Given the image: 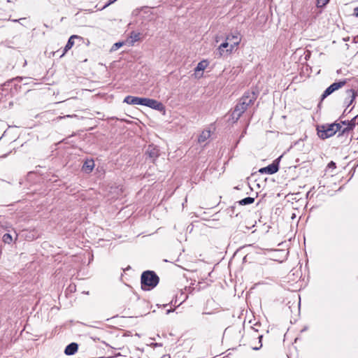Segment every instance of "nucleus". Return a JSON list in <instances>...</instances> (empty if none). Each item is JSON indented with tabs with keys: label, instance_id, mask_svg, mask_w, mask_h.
Wrapping results in <instances>:
<instances>
[{
	"label": "nucleus",
	"instance_id": "nucleus-20",
	"mask_svg": "<svg viewBox=\"0 0 358 358\" xmlns=\"http://www.w3.org/2000/svg\"><path fill=\"white\" fill-rule=\"evenodd\" d=\"M13 241V238H12V236L10 234H5L3 236V241L5 243H8V244H10Z\"/></svg>",
	"mask_w": 358,
	"mask_h": 358
},
{
	"label": "nucleus",
	"instance_id": "nucleus-25",
	"mask_svg": "<svg viewBox=\"0 0 358 358\" xmlns=\"http://www.w3.org/2000/svg\"><path fill=\"white\" fill-rule=\"evenodd\" d=\"M76 116H77L76 115H65V116H59L57 118L61 120V119H63V118H65V117H76Z\"/></svg>",
	"mask_w": 358,
	"mask_h": 358
},
{
	"label": "nucleus",
	"instance_id": "nucleus-23",
	"mask_svg": "<svg viewBox=\"0 0 358 358\" xmlns=\"http://www.w3.org/2000/svg\"><path fill=\"white\" fill-rule=\"evenodd\" d=\"M329 0H317V6L318 7H322L325 6Z\"/></svg>",
	"mask_w": 358,
	"mask_h": 358
},
{
	"label": "nucleus",
	"instance_id": "nucleus-15",
	"mask_svg": "<svg viewBox=\"0 0 358 358\" xmlns=\"http://www.w3.org/2000/svg\"><path fill=\"white\" fill-rule=\"evenodd\" d=\"M207 66H208V62L206 61H205V60L201 61L197 64V66L195 69V71L196 72V71H203L206 69Z\"/></svg>",
	"mask_w": 358,
	"mask_h": 358
},
{
	"label": "nucleus",
	"instance_id": "nucleus-10",
	"mask_svg": "<svg viewBox=\"0 0 358 358\" xmlns=\"http://www.w3.org/2000/svg\"><path fill=\"white\" fill-rule=\"evenodd\" d=\"M357 116H355L350 121H348V122L344 121V122H343V124H347V127L343 129L341 131V132L344 133L346 131L352 130L355 127V125L357 124Z\"/></svg>",
	"mask_w": 358,
	"mask_h": 358
},
{
	"label": "nucleus",
	"instance_id": "nucleus-16",
	"mask_svg": "<svg viewBox=\"0 0 358 358\" xmlns=\"http://www.w3.org/2000/svg\"><path fill=\"white\" fill-rule=\"evenodd\" d=\"M255 201V198L253 197H246L241 201H239V204L241 206H245L248 204H251Z\"/></svg>",
	"mask_w": 358,
	"mask_h": 358
},
{
	"label": "nucleus",
	"instance_id": "nucleus-14",
	"mask_svg": "<svg viewBox=\"0 0 358 358\" xmlns=\"http://www.w3.org/2000/svg\"><path fill=\"white\" fill-rule=\"evenodd\" d=\"M78 38V36L76 35H73L71 36L66 45H65V48H64V53L62 54V55H64L69 50H70L74 45V38Z\"/></svg>",
	"mask_w": 358,
	"mask_h": 358
},
{
	"label": "nucleus",
	"instance_id": "nucleus-7",
	"mask_svg": "<svg viewBox=\"0 0 358 358\" xmlns=\"http://www.w3.org/2000/svg\"><path fill=\"white\" fill-rule=\"evenodd\" d=\"M278 171V165L277 164L273 163L266 167L262 168L259 170V172L262 173H267V174H273Z\"/></svg>",
	"mask_w": 358,
	"mask_h": 358
},
{
	"label": "nucleus",
	"instance_id": "nucleus-19",
	"mask_svg": "<svg viewBox=\"0 0 358 358\" xmlns=\"http://www.w3.org/2000/svg\"><path fill=\"white\" fill-rule=\"evenodd\" d=\"M334 90L332 89V87H331V85L329 87H328L325 91L324 92V93L322 94V99H325L327 96H328L329 95H330L331 94H332L334 92Z\"/></svg>",
	"mask_w": 358,
	"mask_h": 358
},
{
	"label": "nucleus",
	"instance_id": "nucleus-24",
	"mask_svg": "<svg viewBox=\"0 0 358 358\" xmlns=\"http://www.w3.org/2000/svg\"><path fill=\"white\" fill-rule=\"evenodd\" d=\"M220 46L227 50L230 48V43L228 41L226 40V41L222 43Z\"/></svg>",
	"mask_w": 358,
	"mask_h": 358
},
{
	"label": "nucleus",
	"instance_id": "nucleus-26",
	"mask_svg": "<svg viewBox=\"0 0 358 358\" xmlns=\"http://www.w3.org/2000/svg\"><path fill=\"white\" fill-rule=\"evenodd\" d=\"M117 0H109L108 3L103 7V8H106L107 6H108L109 5L113 3L114 2H115Z\"/></svg>",
	"mask_w": 358,
	"mask_h": 358
},
{
	"label": "nucleus",
	"instance_id": "nucleus-9",
	"mask_svg": "<svg viewBox=\"0 0 358 358\" xmlns=\"http://www.w3.org/2000/svg\"><path fill=\"white\" fill-rule=\"evenodd\" d=\"M78 345L76 343H71L68 345L65 350L64 353L67 355H73L78 351Z\"/></svg>",
	"mask_w": 358,
	"mask_h": 358
},
{
	"label": "nucleus",
	"instance_id": "nucleus-29",
	"mask_svg": "<svg viewBox=\"0 0 358 358\" xmlns=\"http://www.w3.org/2000/svg\"><path fill=\"white\" fill-rule=\"evenodd\" d=\"M131 358H139V357H131Z\"/></svg>",
	"mask_w": 358,
	"mask_h": 358
},
{
	"label": "nucleus",
	"instance_id": "nucleus-5",
	"mask_svg": "<svg viewBox=\"0 0 358 358\" xmlns=\"http://www.w3.org/2000/svg\"><path fill=\"white\" fill-rule=\"evenodd\" d=\"M143 106H145L159 111L163 110L164 108V105L161 102L148 98H143Z\"/></svg>",
	"mask_w": 358,
	"mask_h": 358
},
{
	"label": "nucleus",
	"instance_id": "nucleus-1",
	"mask_svg": "<svg viewBox=\"0 0 358 358\" xmlns=\"http://www.w3.org/2000/svg\"><path fill=\"white\" fill-rule=\"evenodd\" d=\"M256 98L257 96L254 92H247L243 95L232 112L231 116L234 122L238 121L248 107L253 103Z\"/></svg>",
	"mask_w": 358,
	"mask_h": 358
},
{
	"label": "nucleus",
	"instance_id": "nucleus-17",
	"mask_svg": "<svg viewBox=\"0 0 358 358\" xmlns=\"http://www.w3.org/2000/svg\"><path fill=\"white\" fill-rule=\"evenodd\" d=\"M130 43L133 45L135 42L140 39V33L132 31L130 35Z\"/></svg>",
	"mask_w": 358,
	"mask_h": 358
},
{
	"label": "nucleus",
	"instance_id": "nucleus-2",
	"mask_svg": "<svg viewBox=\"0 0 358 358\" xmlns=\"http://www.w3.org/2000/svg\"><path fill=\"white\" fill-rule=\"evenodd\" d=\"M159 283V277L154 271H144L141 275V287L144 290H150Z\"/></svg>",
	"mask_w": 358,
	"mask_h": 358
},
{
	"label": "nucleus",
	"instance_id": "nucleus-11",
	"mask_svg": "<svg viewBox=\"0 0 358 358\" xmlns=\"http://www.w3.org/2000/svg\"><path fill=\"white\" fill-rule=\"evenodd\" d=\"M346 103H348V105L350 106L352 103L353 101L355 100L357 93L355 92L354 90H348L346 91Z\"/></svg>",
	"mask_w": 358,
	"mask_h": 358
},
{
	"label": "nucleus",
	"instance_id": "nucleus-4",
	"mask_svg": "<svg viewBox=\"0 0 358 358\" xmlns=\"http://www.w3.org/2000/svg\"><path fill=\"white\" fill-rule=\"evenodd\" d=\"M227 41L230 43V48L227 49L226 52L231 53L233 50L241 43V38L239 34H230L227 36Z\"/></svg>",
	"mask_w": 358,
	"mask_h": 358
},
{
	"label": "nucleus",
	"instance_id": "nucleus-8",
	"mask_svg": "<svg viewBox=\"0 0 358 358\" xmlns=\"http://www.w3.org/2000/svg\"><path fill=\"white\" fill-rule=\"evenodd\" d=\"M146 155L152 159L155 160L159 156V150L154 145H149L146 150Z\"/></svg>",
	"mask_w": 358,
	"mask_h": 358
},
{
	"label": "nucleus",
	"instance_id": "nucleus-27",
	"mask_svg": "<svg viewBox=\"0 0 358 358\" xmlns=\"http://www.w3.org/2000/svg\"><path fill=\"white\" fill-rule=\"evenodd\" d=\"M353 15L356 17H358V7H356L354 9Z\"/></svg>",
	"mask_w": 358,
	"mask_h": 358
},
{
	"label": "nucleus",
	"instance_id": "nucleus-22",
	"mask_svg": "<svg viewBox=\"0 0 358 358\" xmlns=\"http://www.w3.org/2000/svg\"><path fill=\"white\" fill-rule=\"evenodd\" d=\"M123 42H117L113 44V45L111 48V51H115L118 50L120 48H121L123 45Z\"/></svg>",
	"mask_w": 358,
	"mask_h": 358
},
{
	"label": "nucleus",
	"instance_id": "nucleus-21",
	"mask_svg": "<svg viewBox=\"0 0 358 358\" xmlns=\"http://www.w3.org/2000/svg\"><path fill=\"white\" fill-rule=\"evenodd\" d=\"M217 55H218L219 57L224 56L225 55H229V53H227L226 52V49L221 48L220 46L218 47L217 50Z\"/></svg>",
	"mask_w": 358,
	"mask_h": 358
},
{
	"label": "nucleus",
	"instance_id": "nucleus-3",
	"mask_svg": "<svg viewBox=\"0 0 358 358\" xmlns=\"http://www.w3.org/2000/svg\"><path fill=\"white\" fill-rule=\"evenodd\" d=\"M341 129V126L336 123L322 125L317 128V134L320 138L325 139L333 136Z\"/></svg>",
	"mask_w": 358,
	"mask_h": 358
},
{
	"label": "nucleus",
	"instance_id": "nucleus-13",
	"mask_svg": "<svg viewBox=\"0 0 358 358\" xmlns=\"http://www.w3.org/2000/svg\"><path fill=\"white\" fill-rule=\"evenodd\" d=\"M210 136V131L208 130L203 131L201 134L199 136L198 141L199 143H204L208 138Z\"/></svg>",
	"mask_w": 358,
	"mask_h": 358
},
{
	"label": "nucleus",
	"instance_id": "nucleus-28",
	"mask_svg": "<svg viewBox=\"0 0 358 358\" xmlns=\"http://www.w3.org/2000/svg\"><path fill=\"white\" fill-rule=\"evenodd\" d=\"M328 166L329 168H335L336 167V164L334 162H331L329 164H328Z\"/></svg>",
	"mask_w": 358,
	"mask_h": 358
},
{
	"label": "nucleus",
	"instance_id": "nucleus-18",
	"mask_svg": "<svg viewBox=\"0 0 358 358\" xmlns=\"http://www.w3.org/2000/svg\"><path fill=\"white\" fill-rule=\"evenodd\" d=\"M345 83H346L345 80L339 81V82L334 83L333 84L331 85V87L335 92L336 90H337L340 89L341 87H342L343 86H344L345 85Z\"/></svg>",
	"mask_w": 358,
	"mask_h": 358
},
{
	"label": "nucleus",
	"instance_id": "nucleus-12",
	"mask_svg": "<svg viewBox=\"0 0 358 358\" xmlns=\"http://www.w3.org/2000/svg\"><path fill=\"white\" fill-rule=\"evenodd\" d=\"M94 167V162L93 160H87L83 166V171L86 173H90Z\"/></svg>",
	"mask_w": 358,
	"mask_h": 358
},
{
	"label": "nucleus",
	"instance_id": "nucleus-6",
	"mask_svg": "<svg viewBox=\"0 0 358 358\" xmlns=\"http://www.w3.org/2000/svg\"><path fill=\"white\" fill-rule=\"evenodd\" d=\"M124 102L130 105H142L143 102V98L127 96L124 98Z\"/></svg>",
	"mask_w": 358,
	"mask_h": 358
}]
</instances>
